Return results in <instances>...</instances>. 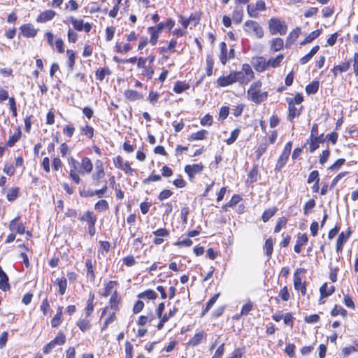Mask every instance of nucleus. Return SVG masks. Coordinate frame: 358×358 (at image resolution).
I'll list each match as a JSON object with an SVG mask.
<instances>
[{"label": "nucleus", "mask_w": 358, "mask_h": 358, "mask_svg": "<svg viewBox=\"0 0 358 358\" xmlns=\"http://www.w3.org/2000/svg\"><path fill=\"white\" fill-rule=\"evenodd\" d=\"M268 26L272 34L285 35L287 31V26L277 18H271L268 22Z\"/></svg>", "instance_id": "obj_2"}, {"label": "nucleus", "mask_w": 358, "mask_h": 358, "mask_svg": "<svg viewBox=\"0 0 358 358\" xmlns=\"http://www.w3.org/2000/svg\"><path fill=\"white\" fill-rule=\"evenodd\" d=\"M319 89V82L313 81L308 84L306 87V92L308 94H315Z\"/></svg>", "instance_id": "obj_39"}, {"label": "nucleus", "mask_w": 358, "mask_h": 358, "mask_svg": "<svg viewBox=\"0 0 358 358\" xmlns=\"http://www.w3.org/2000/svg\"><path fill=\"white\" fill-rule=\"evenodd\" d=\"M284 59V55L282 54L278 55L275 58H271L267 61V66L268 68H276L280 66V63Z\"/></svg>", "instance_id": "obj_26"}, {"label": "nucleus", "mask_w": 358, "mask_h": 358, "mask_svg": "<svg viewBox=\"0 0 358 358\" xmlns=\"http://www.w3.org/2000/svg\"><path fill=\"white\" fill-rule=\"evenodd\" d=\"M203 332H199L196 334L194 337L189 341V344L192 346L198 345L203 338Z\"/></svg>", "instance_id": "obj_49"}, {"label": "nucleus", "mask_w": 358, "mask_h": 358, "mask_svg": "<svg viewBox=\"0 0 358 358\" xmlns=\"http://www.w3.org/2000/svg\"><path fill=\"white\" fill-rule=\"evenodd\" d=\"M279 297L281 298V299L284 301H287L289 298L290 295L287 289V286H285L279 292Z\"/></svg>", "instance_id": "obj_61"}, {"label": "nucleus", "mask_w": 358, "mask_h": 358, "mask_svg": "<svg viewBox=\"0 0 358 358\" xmlns=\"http://www.w3.org/2000/svg\"><path fill=\"white\" fill-rule=\"evenodd\" d=\"M206 134H207V131L201 130L196 133L192 134L189 136V137L188 138V140H189V141L202 140L205 138Z\"/></svg>", "instance_id": "obj_45"}, {"label": "nucleus", "mask_w": 358, "mask_h": 358, "mask_svg": "<svg viewBox=\"0 0 358 358\" xmlns=\"http://www.w3.org/2000/svg\"><path fill=\"white\" fill-rule=\"evenodd\" d=\"M8 277L0 266V289L4 292L9 290Z\"/></svg>", "instance_id": "obj_15"}, {"label": "nucleus", "mask_w": 358, "mask_h": 358, "mask_svg": "<svg viewBox=\"0 0 358 358\" xmlns=\"http://www.w3.org/2000/svg\"><path fill=\"white\" fill-rule=\"evenodd\" d=\"M115 314V312H113L111 315L106 320L103 327H101V331L106 330L108 325L116 320Z\"/></svg>", "instance_id": "obj_60"}, {"label": "nucleus", "mask_w": 358, "mask_h": 358, "mask_svg": "<svg viewBox=\"0 0 358 358\" xmlns=\"http://www.w3.org/2000/svg\"><path fill=\"white\" fill-rule=\"evenodd\" d=\"M306 273V269L303 268H297L294 273V287L296 291L301 292L303 296L306 294V282H302L300 275Z\"/></svg>", "instance_id": "obj_3"}, {"label": "nucleus", "mask_w": 358, "mask_h": 358, "mask_svg": "<svg viewBox=\"0 0 358 358\" xmlns=\"http://www.w3.org/2000/svg\"><path fill=\"white\" fill-rule=\"evenodd\" d=\"M233 75L234 76V81L236 82H248L247 77L243 74L242 71H233Z\"/></svg>", "instance_id": "obj_56"}, {"label": "nucleus", "mask_w": 358, "mask_h": 358, "mask_svg": "<svg viewBox=\"0 0 358 358\" xmlns=\"http://www.w3.org/2000/svg\"><path fill=\"white\" fill-rule=\"evenodd\" d=\"M95 210L101 212L105 211L109 208V206L108 201L106 200L102 199L99 201L94 206Z\"/></svg>", "instance_id": "obj_46"}, {"label": "nucleus", "mask_w": 358, "mask_h": 358, "mask_svg": "<svg viewBox=\"0 0 358 358\" xmlns=\"http://www.w3.org/2000/svg\"><path fill=\"white\" fill-rule=\"evenodd\" d=\"M334 291L335 287L334 285H329L327 282L324 283L320 288V303H324V301H323V299L331 295L334 292Z\"/></svg>", "instance_id": "obj_11"}, {"label": "nucleus", "mask_w": 358, "mask_h": 358, "mask_svg": "<svg viewBox=\"0 0 358 358\" xmlns=\"http://www.w3.org/2000/svg\"><path fill=\"white\" fill-rule=\"evenodd\" d=\"M251 62L257 71L263 72L268 69L267 61L264 57H253Z\"/></svg>", "instance_id": "obj_10"}, {"label": "nucleus", "mask_w": 358, "mask_h": 358, "mask_svg": "<svg viewBox=\"0 0 358 358\" xmlns=\"http://www.w3.org/2000/svg\"><path fill=\"white\" fill-rule=\"evenodd\" d=\"M268 147V143L266 142L262 143L257 148L256 150V157L257 159H259L264 153L266 152Z\"/></svg>", "instance_id": "obj_51"}, {"label": "nucleus", "mask_w": 358, "mask_h": 358, "mask_svg": "<svg viewBox=\"0 0 358 358\" xmlns=\"http://www.w3.org/2000/svg\"><path fill=\"white\" fill-rule=\"evenodd\" d=\"M55 345H62L66 342V336L62 332H59L57 336L52 341Z\"/></svg>", "instance_id": "obj_54"}, {"label": "nucleus", "mask_w": 358, "mask_h": 358, "mask_svg": "<svg viewBox=\"0 0 358 358\" xmlns=\"http://www.w3.org/2000/svg\"><path fill=\"white\" fill-rule=\"evenodd\" d=\"M315 206V201L313 199H310L308 202L306 203L303 207V213L305 215H308L309 211L313 209Z\"/></svg>", "instance_id": "obj_59"}, {"label": "nucleus", "mask_w": 358, "mask_h": 358, "mask_svg": "<svg viewBox=\"0 0 358 358\" xmlns=\"http://www.w3.org/2000/svg\"><path fill=\"white\" fill-rule=\"evenodd\" d=\"M245 27L246 31L252 30L257 38H262L264 36V30L258 22L253 20H248L245 22Z\"/></svg>", "instance_id": "obj_6"}, {"label": "nucleus", "mask_w": 358, "mask_h": 358, "mask_svg": "<svg viewBox=\"0 0 358 358\" xmlns=\"http://www.w3.org/2000/svg\"><path fill=\"white\" fill-rule=\"evenodd\" d=\"M57 284L59 286V293L61 295H64L66 292L67 287V280L65 278L57 279Z\"/></svg>", "instance_id": "obj_50"}, {"label": "nucleus", "mask_w": 358, "mask_h": 358, "mask_svg": "<svg viewBox=\"0 0 358 358\" xmlns=\"http://www.w3.org/2000/svg\"><path fill=\"white\" fill-rule=\"evenodd\" d=\"M264 249L266 256L270 258L273 252V240L271 238L266 240Z\"/></svg>", "instance_id": "obj_53"}, {"label": "nucleus", "mask_w": 358, "mask_h": 358, "mask_svg": "<svg viewBox=\"0 0 358 358\" xmlns=\"http://www.w3.org/2000/svg\"><path fill=\"white\" fill-rule=\"evenodd\" d=\"M331 315L333 317H336L338 315H342L343 317L347 316V311L342 306L336 305L331 311Z\"/></svg>", "instance_id": "obj_37"}, {"label": "nucleus", "mask_w": 358, "mask_h": 358, "mask_svg": "<svg viewBox=\"0 0 358 358\" xmlns=\"http://www.w3.org/2000/svg\"><path fill=\"white\" fill-rule=\"evenodd\" d=\"M120 301V298L118 296L117 291L115 290L110 299V301H109L110 306L111 309H113L114 310L113 312L116 313V311H117L119 310L118 305H119Z\"/></svg>", "instance_id": "obj_20"}, {"label": "nucleus", "mask_w": 358, "mask_h": 358, "mask_svg": "<svg viewBox=\"0 0 358 358\" xmlns=\"http://www.w3.org/2000/svg\"><path fill=\"white\" fill-rule=\"evenodd\" d=\"M308 238L306 234H301L298 237L296 243L294 245V250L296 253H300L301 251V247L307 243Z\"/></svg>", "instance_id": "obj_18"}, {"label": "nucleus", "mask_w": 358, "mask_h": 358, "mask_svg": "<svg viewBox=\"0 0 358 358\" xmlns=\"http://www.w3.org/2000/svg\"><path fill=\"white\" fill-rule=\"evenodd\" d=\"M148 32L150 34V43L152 45H155L157 43L159 33L157 32L150 27L148 29Z\"/></svg>", "instance_id": "obj_47"}, {"label": "nucleus", "mask_w": 358, "mask_h": 358, "mask_svg": "<svg viewBox=\"0 0 358 358\" xmlns=\"http://www.w3.org/2000/svg\"><path fill=\"white\" fill-rule=\"evenodd\" d=\"M214 60L213 56L210 55L206 57V74L210 76L213 74Z\"/></svg>", "instance_id": "obj_40"}, {"label": "nucleus", "mask_w": 358, "mask_h": 358, "mask_svg": "<svg viewBox=\"0 0 358 358\" xmlns=\"http://www.w3.org/2000/svg\"><path fill=\"white\" fill-rule=\"evenodd\" d=\"M320 181V177H319V173L317 171L315 170L313 171L308 176V183H312L313 182H319Z\"/></svg>", "instance_id": "obj_64"}, {"label": "nucleus", "mask_w": 358, "mask_h": 358, "mask_svg": "<svg viewBox=\"0 0 358 358\" xmlns=\"http://www.w3.org/2000/svg\"><path fill=\"white\" fill-rule=\"evenodd\" d=\"M220 296V293L215 294L207 303L205 309L203 311L202 315H205L215 303L216 301Z\"/></svg>", "instance_id": "obj_52"}, {"label": "nucleus", "mask_w": 358, "mask_h": 358, "mask_svg": "<svg viewBox=\"0 0 358 358\" xmlns=\"http://www.w3.org/2000/svg\"><path fill=\"white\" fill-rule=\"evenodd\" d=\"M67 55L69 57L68 65L71 70H73L76 63V53L72 50H67Z\"/></svg>", "instance_id": "obj_42"}, {"label": "nucleus", "mask_w": 358, "mask_h": 358, "mask_svg": "<svg viewBox=\"0 0 358 358\" xmlns=\"http://www.w3.org/2000/svg\"><path fill=\"white\" fill-rule=\"evenodd\" d=\"M262 83L257 81L252 83L248 90V94L252 101L256 104H259L267 99L268 93L266 92H261Z\"/></svg>", "instance_id": "obj_1"}, {"label": "nucleus", "mask_w": 358, "mask_h": 358, "mask_svg": "<svg viewBox=\"0 0 358 358\" xmlns=\"http://www.w3.org/2000/svg\"><path fill=\"white\" fill-rule=\"evenodd\" d=\"M189 88V85L182 82L178 81L173 87V92L180 94Z\"/></svg>", "instance_id": "obj_41"}, {"label": "nucleus", "mask_w": 358, "mask_h": 358, "mask_svg": "<svg viewBox=\"0 0 358 358\" xmlns=\"http://www.w3.org/2000/svg\"><path fill=\"white\" fill-rule=\"evenodd\" d=\"M241 71L247 77V81H250L254 78V72L249 64H244Z\"/></svg>", "instance_id": "obj_35"}, {"label": "nucleus", "mask_w": 358, "mask_h": 358, "mask_svg": "<svg viewBox=\"0 0 358 358\" xmlns=\"http://www.w3.org/2000/svg\"><path fill=\"white\" fill-rule=\"evenodd\" d=\"M80 132L82 134L87 136L89 138H92L94 136V129L92 127L86 124L80 127Z\"/></svg>", "instance_id": "obj_30"}, {"label": "nucleus", "mask_w": 358, "mask_h": 358, "mask_svg": "<svg viewBox=\"0 0 358 358\" xmlns=\"http://www.w3.org/2000/svg\"><path fill=\"white\" fill-rule=\"evenodd\" d=\"M289 106V113L287 118L289 121H293V120L300 115L299 110L295 106L294 103L292 99H290L288 101Z\"/></svg>", "instance_id": "obj_14"}, {"label": "nucleus", "mask_w": 358, "mask_h": 358, "mask_svg": "<svg viewBox=\"0 0 358 358\" xmlns=\"http://www.w3.org/2000/svg\"><path fill=\"white\" fill-rule=\"evenodd\" d=\"M322 33V29H317L310 33L305 39L301 43V45L311 43L313 40L317 38Z\"/></svg>", "instance_id": "obj_25"}, {"label": "nucleus", "mask_w": 358, "mask_h": 358, "mask_svg": "<svg viewBox=\"0 0 358 358\" xmlns=\"http://www.w3.org/2000/svg\"><path fill=\"white\" fill-rule=\"evenodd\" d=\"M310 141L309 150L310 152H313L319 147L320 143V138H310Z\"/></svg>", "instance_id": "obj_57"}, {"label": "nucleus", "mask_w": 358, "mask_h": 358, "mask_svg": "<svg viewBox=\"0 0 358 358\" xmlns=\"http://www.w3.org/2000/svg\"><path fill=\"white\" fill-rule=\"evenodd\" d=\"M138 68L142 69L141 75L147 77L148 79H151L154 75V68L151 65H147V59L144 57H139L137 62Z\"/></svg>", "instance_id": "obj_5"}, {"label": "nucleus", "mask_w": 358, "mask_h": 358, "mask_svg": "<svg viewBox=\"0 0 358 358\" xmlns=\"http://www.w3.org/2000/svg\"><path fill=\"white\" fill-rule=\"evenodd\" d=\"M220 60L223 65H225L228 60L227 44L224 42H222L220 44Z\"/></svg>", "instance_id": "obj_22"}, {"label": "nucleus", "mask_w": 358, "mask_h": 358, "mask_svg": "<svg viewBox=\"0 0 358 358\" xmlns=\"http://www.w3.org/2000/svg\"><path fill=\"white\" fill-rule=\"evenodd\" d=\"M357 351V348L354 346H348L345 347L342 349L341 353L343 356V358L348 357L352 352Z\"/></svg>", "instance_id": "obj_63"}, {"label": "nucleus", "mask_w": 358, "mask_h": 358, "mask_svg": "<svg viewBox=\"0 0 358 358\" xmlns=\"http://www.w3.org/2000/svg\"><path fill=\"white\" fill-rule=\"evenodd\" d=\"M114 165L116 168L124 171L127 174L133 175L134 170L131 167L128 162H124L121 156H117L113 159Z\"/></svg>", "instance_id": "obj_7"}, {"label": "nucleus", "mask_w": 358, "mask_h": 358, "mask_svg": "<svg viewBox=\"0 0 358 358\" xmlns=\"http://www.w3.org/2000/svg\"><path fill=\"white\" fill-rule=\"evenodd\" d=\"M69 20L71 22L73 28L76 30H77L78 31H83V24H84L83 20H78V19L74 18L73 17H70L69 18Z\"/></svg>", "instance_id": "obj_38"}, {"label": "nucleus", "mask_w": 358, "mask_h": 358, "mask_svg": "<svg viewBox=\"0 0 358 358\" xmlns=\"http://www.w3.org/2000/svg\"><path fill=\"white\" fill-rule=\"evenodd\" d=\"M8 227L11 231H15L20 234H24L26 232L24 224L20 221V217L12 220L9 223Z\"/></svg>", "instance_id": "obj_8"}, {"label": "nucleus", "mask_w": 358, "mask_h": 358, "mask_svg": "<svg viewBox=\"0 0 358 358\" xmlns=\"http://www.w3.org/2000/svg\"><path fill=\"white\" fill-rule=\"evenodd\" d=\"M137 296L140 299L147 298L148 299L154 300L157 297V294L155 291L152 289H148L143 292L138 294Z\"/></svg>", "instance_id": "obj_33"}, {"label": "nucleus", "mask_w": 358, "mask_h": 358, "mask_svg": "<svg viewBox=\"0 0 358 358\" xmlns=\"http://www.w3.org/2000/svg\"><path fill=\"white\" fill-rule=\"evenodd\" d=\"M76 325L82 331L85 332L90 329V320L87 317L85 318H80Z\"/></svg>", "instance_id": "obj_21"}, {"label": "nucleus", "mask_w": 358, "mask_h": 358, "mask_svg": "<svg viewBox=\"0 0 358 358\" xmlns=\"http://www.w3.org/2000/svg\"><path fill=\"white\" fill-rule=\"evenodd\" d=\"M18 191H19L18 187H15L10 188L8 190L7 195H6L7 199L9 201H15L18 196Z\"/></svg>", "instance_id": "obj_48"}, {"label": "nucleus", "mask_w": 358, "mask_h": 358, "mask_svg": "<svg viewBox=\"0 0 358 358\" xmlns=\"http://www.w3.org/2000/svg\"><path fill=\"white\" fill-rule=\"evenodd\" d=\"M21 136V131H18V133L17 134L12 135L9 137V139L8 140L6 145L9 147H13L16 142L18 141Z\"/></svg>", "instance_id": "obj_58"}, {"label": "nucleus", "mask_w": 358, "mask_h": 358, "mask_svg": "<svg viewBox=\"0 0 358 358\" xmlns=\"http://www.w3.org/2000/svg\"><path fill=\"white\" fill-rule=\"evenodd\" d=\"M289 155H286L285 153H281L275 165V170L280 171L282 167L285 166L289 158Z\"/></svg>", "instance_id": "obj_32"}, {"label": "nucleus", "mask_w": 358, "mask_h": 358, "mask_svg": "<svg viewBox=\"0 0 358 358\" xmlns=\"http://www.w3.org/2000/svg\"><path fill=\"white\" fill-rule=\"evenodd\" d=\"M80 220L87 222L89 234L90 236H94L96 233L95 224L96 222V217L94 213L87 210L80 217Z\"/></svg>", "instance_id": "obj_4"}, {"label": "nucleus", "mask_w": 358, "mask_h": 358, "mask_svg": "<svg viewBox=\"0 0 358 358\" xmlns=\"http://www.w3.org/2000/svg\"><path fill=\"white\" fill-rule=\"evenodd\" d=\"M301 33V29L299 27H296L294 30H292L286 41L287 46L292 44L299 36Z\"/></svg>", "instance_id": "obj_24"}, {"label": "nucleus", "mask_w": 358, "mask_h": 358, "mask_svg": "<svg viewBox=\"0 0 358 358\" xmlns=\"http://www.w3.org/2000/svg\"><path fill=\"white\" fill-rule=\"evenodd\" d=\"M234 83L235 81L233 72H231L228 76L220 77L217 79V85L220 87H227L228 85H232Z\"/></svg>", "instance_id": "obj_16"}, {"label": "nucleus", "mask_w": 358, "mask_h": 358, "mask_svg": "<svg viewBox=\"0 0 358 358\" xmlns=\"http://www.w3.org/2000/svg\"><path fill=\"white\" fill-rule=\"evenodd\" d=\"M117 282L116 281H109L106 285L103 296L104 297L108 296L113 292L115 286L117 285Z\"/></svg>", "instance_id": "obj_43"}, {"label": "nucleus", "mask_w": 358, "mask_h": 358, "mask_svg": "<svg viewBox=\"0 0 358 358\" xmlns=\"http://www.w3.org/2000/svg\"><path fill=\"white\" fill-rule=\"evenodd\" d=\"M319 49H320L319 45H315V47H313L307 55H306L305 56H303V57H301L300 59L301 64L303 65V64H307L313 57V56L318 52Z\"/></svg>", "instance_id": "obj_19"}, {"label": "nucleus", "mask_w": 358, "mask_h": 358, "mask_svg": "<svg viewBox=\"0 0 358 358\" xmlns=\"http://www.w3.org/2000/svg\"><path fill=\"white\" fill-rule=\"evenodd\" d=\"M85 266L87 268V275H90V280L94 281L95 279V274L94 271V265L91 259H86Z\"/></svg>", "instance_id": "obj_29"}, {"label": "nucleus", "mask_w": 358, "mask_h": 358, "mask_svg": "<svg viewBox=\"0 0 358 358\" xmlns=\"http://www.w3.org/2000/svg\"><path fill=\"white\" fill-rule=\"evenodd\" d=\"M105 176L104 171L94 170L92 173V178L95 185L99 184L100 180Z\"/></svg>", "instance_id": "obj_34"}, {"label": "nucleus", "mask_w": 358, "mask_h": 358, "mask_svg": "<svg viewBox=\"0 0 358 358\" xmlns=\"http://www.w3.org/2000/svg\"><path fill=\"white\" fill-rule=\"evenodd\" d=\"M124 95L127 99L131 101L138 100L141 98L140 94L138 92L133 90H127L124 93Z\"/></svg>", "instance_id": "obj_44"}, {"label": "nucleus", "mask_w": 358, "mask_h": 358, "mask_svg": "<svg viewBox=\"0 0 358 358\" xmlns=\"http://www.w3.org/2000/svg\"><path fill=\"white\" fill-rule=\"evenodd\" d=\"M22 35L25 37H34L37 31L31 24H26L20 27Z\"/></svg>", "instance_id": "obj_13"}, {"label": "nucleus", "mask_w": 358, "mask_h": 358, "mask_svg": "<svg viewBox=\"0 0 358 358\" xmlns=\"http://www.w3.org/2000/svg\"><path fill=\"white\" fill-rule=\"evenodd\" d=\"M81 168L87 173H90L93 169V164L88 157H83L81 162Z\"/></svg>", "instance_id": "obj_28"}, {"label": "nucleus", "mask_w": 358, "mask_h": 358, "mask_svg": "<svg viewBox=\"0 0 358 358\" xmlns=\"http://www.w3.org/2000/svg\"><path fill=\"white\" fill-rule=\"evenodd\" d=\"M278 210L277 208L273 207L266 209L262 214V220L264 222H266L268 220L272 217Z\"/></svg>", "instance_id": "obj_31"}, {"label": "nucleus", "mask_w": 358, "mask_h": 358, "mask_svg": "<svg viewBox=\"0 0 358 358\" xmlns=\"http://www.w3.org/2000/svg\"><path fill=\"white\" fill-rule=\"evenodd\" d=\"M203 165L201 163L194 164L192 165H186L185 167V171L188 175L190 180L194 178L196 174L201 173L203 170Z\"/></svg>", "instance_id": "obj_9"}, {"label": "nucleus", "mask_w": 358, "mask_h": 358, "mask_svg": "<svg viewBox=\"0 0 358 358\" xmlns=\"http://www.w3.org/2000/svg\"><path fill=\"white\" fill-rule=\"evenodd\" d=\"M240 133L239 129H235L234 131H231L230 137L226 140V143L227 145H231L233 144L237 138L238 137Z\"/></svg>", "instance_id": "obj_55"}, {"label": "nucleus", "mask_w": 358, "mask_h": 358, "mask_svg": "<svg viewBox=\"0 0 358 358\" xmlns=\"http://www.w3.org/2000/svg\"><path fill=\"white\" fill-rule=\"evenodd\" d=\"M243 15V8L240 6H236L232 15V19L234 22L236 24H239L242 21Z\"/></svg>", "instance_id": "obj_23"}, {"label": "nucleus", "mask_w": 358, "mask_h": 358, "mask_svg": "<svg viewBox=\"0 0 358 358\" xmlns=\"http://www.w3.org/2000/svg\"><path fill=\"white\" fill-rule=\"evenodd\" d=\"M56 15V13L52 10H47L40 14L36 19L38 22H45L52 20Z\"/></svg>", "instance_id": "obj_17"}, {"label": "nucleus", "mask_w": 358, "mask_h": 358, "mask_svg": "<svg viewBox=\"0 0 358 358\" xmlns=\"http://www.w3.org/2000/svg\"><path fill=\"white\" fill-rule=\"evenodd\" d=\"M155 318V316L152 314H150L149 316L145 315H141L139 317L138 320V324L139 325L143 326L145 325L148 321H152Z\"/></svg>", "instance_id": "obj_62"}, {"label": "nucleus", "mask_w": 358, "mask_h": 358, "mask_svg": "<svg viewBox=\"0 0 358 358\" xmlns=\"http://www.w3.org/2000/svg\"><path fill=\"white\" fill-rule=\"evenodd\" d=\"M110 71L108 67L101 68L97 69L96 71V77L100 81L104 80L106 75H110Z\"/></svg>", "instance_id": "obj_36"}, {"label": "nucleus", "mask_w": 358, "mask_h": 358, "mask_svg": "<svg viewBox=\"0 0 358 358\" xmlns=\"http://www.w3.org/2000/svg\"><path fill=\"white\" fill-rule=\"evenodd\" d=\"M283 45V40L280 38H275L271 41V48L275 52L280 50Z\"/></svg>", "instance_id": "obj_27"}, {"label": "nucleus", "mask_w": 358, "mask_h": 358, "mask_svg": "<svg viewBox=\"0 0 358 358\" xmlns=\"http://www.w3.org/2000/svg\"><path fill=\"white\" fill-rule=\"evenodd\" d=\"M351 234V231L349 229L347 234L341 232L337 239L336 242V251L341 252L344 245V243L347 241Z\"/></svg>", "instance_id": "obj_12"}]
</instances>
